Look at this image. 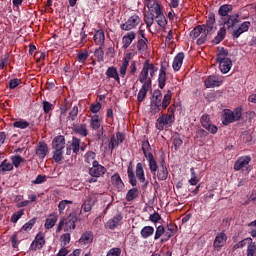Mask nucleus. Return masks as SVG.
<instances>
[{"mask_svg": "<svg viewBox=\"0 0 256 256\" xmlns=\"http://www.w3.org/2000/svg\"><path fill=\"white\" fill-rule=\"evenodd\" d=\"M233 11V6L229 5V4H224L222 6L219 7L218 9V15H220V17L225 18V17H229V12Z\"/></svg>", "mask_w": 256, "mask_h": 256, "instance_id": "39", "label": "nucleus"}, {"mask_svg": "<svg viewBox=\"0 0 256 256\" xmlns=\"http://www.w3.org/2000/svg\"><path fill=\"white\" fill-rule=\"evenodd\" d=\"M163 235H165V227H163V225H160L156 228V232L154 235V241L161 239V236H163Z\"/></svg>", "mask_w": 256, "mask_h": 256, "instance_id": "59", "label": "nucleus"}, {"mask_svg": "<svg viewBox=\"0 0 256 256\" xmlns=\"http://www.w3.org/2000/svg\"><path fill=\"white\" fill-rule=\"evenodd\" d=\"M247 256H256V244L254 242L247 246Z\"/></svg>", "mask_w": 256, "mask_h": 256, "instance_id": "61", "label": "nucleus"}, {"mask_svg": "<svg viewBox=\"0 0 256 256\" xmlns=\"http://www.w3.org/2000/svg\"><path fill=\"white\" fill-rule=\"evenodd\" d=\"M70 147L72 148V152L75 154V155H79V151L81 149V139L73 136L72 137V141L70 143Z\"/></svg>", "mask_w": 256, "mask_h": 256, "instance_id": "36", "label": "nucleus"}, {"mask_svg": "<svg viewBox=\"0 0 256 256\" xmlns=\"http://www.w3.org/2000/svg\"><path fill=\"white\" fill-rule=\"evenodd\" d=\"M136 177L140 183H142V189H147L149 181L145 179V170L143 169V163L139 162L136 165Z\"/></svg>", "mask_w": 256, "mask_h": 256, "instance_id": "16", "label": "nucleus"}, {"mask_svg": "<svg viewBox=\"0 0 256 256\" xmlns=\"http://www.w3.org/2000/svg\"><path fill=\"white\" fill-rule=\"evenodd\" d=\"M144 23H146L147 29H151L153 23H155V15L150 13L149 15H144Z\"/></svg>", "mask_w": 256, "mask_h": 256, "instance_id": "48", "label": "nucleus"}, {"mask_svg": "<svg viewBox=\"0 0 256 256\" xmlns=\"http://www.w3.org/2000/svg\"><path fill=\"white\" fill-rule=\"evenodd\" d=\"M200 123L206 131H209L212 135L217 134V131H219V128L217 126L213 125V122H211V118L208 114H204L200 118Z\"/></svg>", "mask_w": 256, "mask_h": 256, "instance_id": "10", "label": "nucleus"}, {"mask_svg": "<svg viewBox=\"0 0 256 256\" xmlns=\"http://www.w3.org/2000/svg\"><path fill=\"white\" fill-rule=\"evenodd\" d=\"M95 157H97V154H95V152L93 151H88L85 155H84V161L85 163H91V161H95Z\"/></svg>", "mask_w": 256, "mask_h": 256, "instance_id": "60", "label": "nucleus"}, {"mask_svg": "<svg viewBox=\"0 0 256 256\" xmlns=\"http://www.w3.org/2000/svg\"><path fill=\"white\" fill-rule=\"evenodd\" d=\"M172 143L174 145L175 151H177L179 147L183 145V140L181 139V136H179V134H176L172 137Z\"/></svg>", "mask_w": 256, "mask_h": 256, "instance_id": "54", "label": "nucleus"}, {"mask_svg": "<svg viewBox=\"0 0 256 256\" xmlns=\"http://www.w3.org/2000/svg\"><path fill=\"white\" fill-rule=\"evenodd\" d=\"M111 183L117 189V191H125V183H123L119 173H115L111 176Z\"/></svg>", "mask_w": 256, "mask_h": 256, "instance_id": "21", "label": "nucleus"}, {"mask_svg": "<svg viewBox=\"0 0 256 256\" xmlns=\"http://www.w3.org/2000/svg\"><path fill=\"white\" fill-rule=\"evenodd\" d=\"M72 130L77 135H80V137H87L89 135L87 124H73Z\"/></svg>", "mask_w": 256, "mask_h": 256, "instance_id": "25", "label": "nucleus"}, {"mask_svg": "<svg viewBox=\"0 0 256 256\" xmlns=\"http://www.w3.org/2000/svg\"><path fill=\"white\" fill-rule=\"evenodd\" d=\"M101 102H96L95 104L90 105V111L91 113H94L96 115V113H99V111H101Z\"/></svg>", "mask_w": 256, "mask_h": 256, "instance_id": "63", "label": "nucleus"}, {"mask_svg": "<svg viewBox=\"0 0 256 256\" xmlns=\"http://www.w3.org/2000/svg\"><path fill=\"white\" fill-rule=\"evenodd\" d=\"M53 159L55 163L63 161V149H65V136H56L52 141Z\"/></svg>", "mask_w": 256, "mask_h": 256, "instance_id": "4", "label": "nucleus"}, {"mask_svg": "<svg viewBox=\"0 0 256 256\" xmlns=\"http://www.w3.org/2000/svg\"><path fill=\"white\" fill-rule=\"evenodd\" d=\"M140 83H142V87L138 92L137 101L138 103H143L147 98V93H149V89H151V84L149 82H140Z\"/></svg>", "mask_w": 256, "mask_h": 256, "instance_id": "17", "label": "nucleus"}, {"mask_svg": "<svg viewBox=\"0 0 256 256\" xmlns=\"http://www.w3.org/2000/svg\"><path fill=\"white\" fill-rule=\"evenodd\" d=\"M157 71H159V68L154 63H151L150 59L145 60L138 76L139 82L152 84V79L157 74Z\"/></svg>", "mask_w": 256, "mask_h": 256, "instance_id": "2", "label": "nucleus"}, {"mask_svg": "<svg viewBox=\"0 0 256 256\" xmlns=\"http://www.w3.org/2000/svg\"><path fill=\"white\" fill-rule=\"evenodd\" d=\"M42 107H43L44 113H46V114L51 113V111H53L55 109V106L48 101H43Z\"/></svg>", "mask_w": 256, "mask_h": 256, "instance_id": "58", "label": "nucleus"}, {"mask_svg": "<svg viewBox=\"0 0 256 256\" xmlns=\"http://www.w3.org/2000/svg\"><path fill=\"white\" fill-rule=\"evenodd\" d=\"M156 177L158 181H167V177H169V170L167 169V165H165V159H161L159 162V167L156 171Z\"/></svg>", "mask_w": 256, "mask_h": 256, "instance_id": "13", "label": "nucleus"}, {"mask_svg": "<svg viewBox=\"0 0 256 256\" xmlns=\"http://www.w3.org/2000/svg\"><path fill=\"white\" fill-rule=\"evenodd\" d=\"M35 223H37V218H32L30 219L27 223H25L22 228L21 231H31L33 229V227L35 226Z\"/></svg>", "mask_w": 256, "mask_h": 256, "instance_id": "50", "label": "nucleus"}, {"mask_svg": "<svg viewBox=\"0 0 256 256\" xmlns=\"http://www.w3.org/2000/svg\"><path fill=\"white\" fill-rule=\"evenodd\" d=\"M12 165L13 167H16V169L21 165V163H24L25 158L21 157L20 155L12 156L11 157Z\"/></svg>", "mask_w": 256, "mask_h": 256, "instance_id": "55", "label": "nucleus"}, {"mask_svg": "<svg viewBox=\"0 0 256 256\" xmlns=\"http://www.w3.org/2000/svg\"><path fill=\"white\" fill-rule=\"evenodd\" d=\"M148 9H150L153 13L157 15L163 14V6L159 4L157 0L153 1V3H148L147 4Z\"/></svg>", "mask_w": 256, "mask_h": 256, "instance_id": "35", "label": "nucleus"}, {"mask_svg": "<svg viewBox=\"0 0 256 256\" xmlns=\"http://www.w3.org/2000/svg\"><path fill=\"white\" fill-rule=\"evenodd\" d=\"M139 23H141V18L138 15H133L125 23L120 25V29H122V31H131V29H135Z\"/></svg>", "mask_w": 256, "mask_h": 256, "instance_id": "11", "label": "nucleus"}, {"mask_svg": "<svg viewBox=\"0 0 256 256\" xmlns=\"http://www.w3.org/2000/svg\"><path fill=\"white\" fill-rule=\"evenodd\" d=\"M68 205H73V201L71 200H61L58 204L59 213H63Z\"/></svg>", "mask_w": 256, "mask_h": 256, "instance_id": "53", "label": "nucleus"}, {"mask_svg": "<svg viewBox=\"0 0 256 256\" xmlns=\"http://www.w3.org/2000/svg\"><path fill=\"white\" fill-rule=\"evenodd\" d=\"M105 75L108 79H114L117 83H121V78L119 77V72L115 66L108 67L105 72Z\"/></svg>", "mask_w": 256, "mask_h": 256, "instance_id": "26", "label": "nucleus"}, {"mask_svg": "<svg viewBox=\"0 0 256 256\" xmlns=\"http://www.w3.org/2000/svg\"><path fill=\"white\" fill-rule=\"evenodd\" d=\"M219 63V69L221 73L224 75L231 71V68L233 67V62L229 58L228 60H222Z\"/></svg>", "mask_w": 256, "mask_h": 256, "instance_id": "30", "label": "nucleus"}, {"mask_svg": "<svg viewBox=\"0 0 256 256\" xmlns=\"http://www.w3.org/2000/svg\"><path fill=\"white\" fill-rule=\"evenodd\" d=\"M155 20L157 25H159V27H161L162 29H165V27H167V18H165V15L163 13L155 16Z\"/></svg>", "mask_w": 256, "mask_h": 256, "instance_id": "47", "label": "nucleus"}, {"mask_svg": "<svg viewBox=\"0 0 256 256\" xmlns=\"http://www.w3.org/2000/svg\"><path fill=\"white\" fill-rule=\"evenodd\" d=\"M225 35H227V29H225V27L220 28L217 35L212 40L213 45H219V43L225 39Z\"/></svg>", "mask_w": 256, "mask_h": 256, "instance_id": "38", "label": "nucleus"}, {"mask_svg": "<svg viewBox=\"0 0 256 256\" xmlns=\"http://www.w3.org/2000/svg\"><path fill=\"white\" fill-rule=\"evenodd\" d=\"M106 256H121V248H112Z\"/></svg>", "mask_w": 256, "mask_h": 256, "instance_id": "64", "label": "nucleus"}, {"mask_svg": "<svg viewBox=\"0 0 256 256\" xmlns=\"http://www.w3.org/2000/svg\"><path fill=\"white\" fill-rule=\"evenodd\" d=\"M127 174L130 185H132V187H137V177H135V172L131 166H128Z\"/></svg>", "mask_w": 256, "mask_h": 256, "instance_id": "45", "label": "nucleus"}, {"mask_svg": "<svg viewBox=\"0 0 256 256\" xmlns=\"http://www.w3.org/2000/svg\"><path fill=\"white\" fill-rule=\"evenodd\" d=\"M214 29H215V14L210 13L206 21L205 32L207 33V35H211Z\"/></svg>", "mask_w": 256, "mask_h": 256, "instance_id": "27", "label": "nucleus"}, {"mask_svg": "<svg viewBox=\"0 0 256 256\" xmlns=\"http://www.w3.org/2000/svg\"><path fill=\"white\" fill-rule=\"evenodd\" d=\"M192 39H197V45H203L207 41V33L205 32V24L196 26L191 32Z\"/></svg>", "mask_w": 256, "mask_h": 256, "instance_id": "6", "label": "nucleus"}, {"mask_svg": "<svg viewBox=\"0 0 256 256\" xmlns=\"http://www.w3.org/2000/svg\"><path fill=\"white\" fill-rule=\"evenodd\" d=\"M23 215H25V210H19L18 212L14 213L11 216V223H17V221H19V218L23 217Z\"/></svg>", "mask_w": 256, "mask_h": 256, "instance_id": "62", "label": "nucleus"}, {"mask_svg": "<svg viewBox=\"0 0 256 256\" xmlns=\"http://www.w3.org/2000/svg\"><path fill=\"white\" fill-rule=\"evenodd\" d=\"M153 233H155V228H153V226H144L140 231L142 239H149Z\"/></svg>", "mask_w": 256, "mask_h": 256, "instance_id": "40", "label": "nucleus"}, {"mask_svg": "<svg viewBox=\"0 0 256 256\" xmlns=\"http://www.w3.org/2000/svg\"><path fill=\"white\" fill-rule=\"evenodd\" d=\"M94 42L96 45H99L102 47V45H105V32L103 30H98L94 35Z\"/></svg>", "mask_w": 256, "mask_h": 256, "instance_id": "41", "label": "nucleus"}, {"mask_svg": "<svg viewBox=\"0 0 256 256\" xmlns=\"http://www.w3.org/2000/svg\"><path fill=\"white\" fill-rule=\"evenodd\" d=\"M183 59H185V53L180 52L178 53L173 60L172 68L174 71H179L181 67L183 66Z\"/></svg>", "mask_w": 256, "mask_h": 256, "instance_id": "28", "label": "nucleus"}, {"mask_svg": "<svg viewBox=\"0 0 256 256\" xmlns=\"http://www.w3.org/2000/svg\"><path fill=\"white\" fill-rule=\"evenodd\" d=\"M105 173H107V168L99 164V161L93 160L92 167L89 169V175L98 179V177H103Z\"/></svg>", "mask_w": 256, "mask_h": 256, "instance_id": "7", "label": "nucleus"}, {"mask_svg": "<svg viewBox=\"0 0 256 256\" xmlns=\"http://www.w3.org/2000/svg\"><path fill=\"white\" fill-rule=\"evenodd\" d=\"M173 123H175V119H173L172 116L162 114L157 118L155 127L158 131H163L164 129H169V127H173Z\"/></svg>", "mask_w": 256, "mask_h": 256, "instance_id": "5", "label": "nucleus"}, {"mask_svg": "<svg viewBox=\"0 0 256 256\" xmlns=\"http://www.w3.org/2000/svg\"><path fill=\"white\" fill-rule=\"evenodd\" d=\"M219 53L217 54L216 57V61L217 63L221 62V61H226L229 58H227L229 56V50L225 49L224 47L218 48Z\"/></svg>", "mask_w": 256, "mask_h": 256, "instance_id": "44", "label": "nucleus"}, {"mask_svg": "<svg viewBox=\"0 0 256 256\" xmlns=\"http://www.w3.org/2000/svg\"><path fill=\"white\" fill-rule=\"evenodd\" d=\"M64 220V231L66 233H73L75 231L76 225L75 223L79 221V218L77 217V213L73 212L70 213L69 216H67Z\"/></svg>", "mask_w": 256, "mask_h": 256, "instance_id": "8", "label": "nucleus"}, {"mask_svg": "<svg viewBox=\"0 0 256 256\" xmlns=\"http://www.w3.org/2000/svg\"><path fill=\"white\" fill-rule=\"evenodd\" d=\"M93 205H95V199L93 197H88L82 204V209L85 213H89V211L93 209Z\"/></svg>", "mask_w": 256, "mask_h": 256, "instance_id": "43", "label": "nucleus"}, {"mask_svg": "<svg viewBox=\"0 0 256 256\" xmlns=\"http://www.w3.org/2000/svg\"><path fill=\"white\" fill-rule=\"evenodd\" d=\"M149 165V169L153 175V178L157 176V170L159 169V165H157V160H155V157L153 156V153H148L146 157Z\"/></svg>", "mask_w": 256, "mask_h": 256, "instance_id": "20", "label": "nucleus"}, {"mask_svg": "<svg viewBox=\"0 0 256 256\" xmlns=\"http://www.w3.org/2000/svg\"><path fill=\"white\" fill-rule=\"evenodd\" d=\"M58 216L57 214H50L46 219L44 227L45 229H53L57 223Z\"/></svg>", "mask_w": 256, "mask_h": 256, "instance_id": "37", "label": "nucleus"}, {"mask_svg": "<svg viewBox=\"0 0 256 256\" xmlns=\"http://www.w3.org/2000/svg\"><path fill=\"white\" fill-rule=\"evenodd\" d=\"M251 163V157L250 156H244L239 158L235 163H234V170L235 171H241L244 167H247Z\"/></svg>", "mask_w": 256, "mask_h": 256, "instance_id": "23", "label": "nucleus"}, {"mask_svg": "<svg viewBox=\"0 0 256 256\" xmlns=\"http://www.w3.org/2000/svg\"><path fill=\"white\" fill-rule=\"evenodd\" d=\"M207 137H209V132H207L203 128H198L195 133V140L199 141L200 143H203L204 141H207Z\"/></svg>", "mask_w": 256, "mask_h": 256, "instance_id": "33", "label": "nucleus"}, {"mask_svg": "<svg viewBox=\"0 0 256 256\" xmlns=\"http://www.w3.org/2000/svg\"><path fill=\"white\" fill-rule=\"evenodd\" d=\"M90 127L92 131H99V129H101V118L99 115L95 114L91 116Z\"/></svg>", "mask_w": 256, "mask_h": 256, "instance_id": "34", "label": "nucleus"}, {"mask_svg": "<svg viewBox=\"0 0 256 256\" xmlns=\"http://www.w3.org/2000/svg\"><path fill=\"white\" fill-rule=\"evenodd\" d=\"M77 59H78L79 63H85L87 61V59H89V52L87 50H85L84 52L80 51L77 54Z\"/></svg>", "mask_w": 256, "mask_h": 256, "instance_id": "57", "label": "nucleus"}, {"mask_svg": "<svg viewBox=\"0 0 256 256\" xmlns=\"http://www.w3.org/2000/svg\"><path fill=\"white\" fill-rule=\"evenodd\" d=\"M47 153H49V147L46 143L40 142L36 147V155L38 159H45V157H47Z\"/></svg>", "mask_w": 256, "mask_h": 256, "instance_id": "24", "label": "nucleus"}, {"mask_svg": "<svg viewBox=\"0 0 256 256\" xmlns=\"http://www.w3.org/2000/svg\"><path fill=\"white\" fill-rule=\"evenodd\" d=\"M31 125L27 120H18L13 123V127L16 129H27Z\"/></svg>", "mask_w": 256, "mask_h": 256, "instance_id": "51", "label": "nucleus"}, {"mask_svg": "<svg viewBox=\"0 0 256 256\" xmlns=\"http://www.w3.org/2000/svg\"><path fill=\"white\" fill-rule=\"evenodd\" d=\"M243 119V108L236 107L234 110L224 109L222 114V124L225 126L231 125V123H237Z\"/></svg>", "mask_w": 256, "mask_h": 256, "instance_id": "3", "label": "nucleus"}, {"mask_svg": "<svg viewBox=\"0 0 256 256\" xmlns=\"http://www.w3.org/2000/svg\"><path fill=\"white\" fill-rule=\"evenodd\" d=\"M136 37H137V34L133 31L128 32L126 35H124L122 37L123 49H129V47L131 46V43H133V41H135Z\"/></svg>", "mask_w": 256, "mask_h": 256, "instance_id": "22", "label": "nucleus"}, {"mask_svg": "<svg viewBox=\"0 0 256 256\" xmlns=\"http://www.w3.org/2000/svg\"><path fill=\"white\" fill-rule=\"evenodd\" d=\"M167 67L169 64H161L158 75V87L159 89H165V85L167 84Z\"/></svg>", "mask_w": 256, "mask_h": 256, "instance_id": "15", "label": "nucleus"}, {"mask_svg": "<svg viewBox=\"0 0 256 256\" xmlns=\"http://www.w3.org/2000/svg\"><path fill=\"white\" fill-rule=\"evenodd\" d=\"M45 245V234L39 232L36 236L35 239L32 241L30 245V251H37V249L41 250L43 249Z\"/></svg>", "mask_w": 256, "mask_h": 256, "instance_id": "14", "label": "nucleus"}, {"mask_svg": "<svg viewBox=\"0 0 256 256\" xmlns=\"http://www.w3.org/2000/svg\"><path fill=\"white\" fill-rule=\"evenodd\" d=\"M104 55H105V52L101 47L96 49L94 52V57H96L98 63H103V61H105Z\"/></svg>", "mask_w": 256, "mask_h": 256, "instance_id": "52", "label": "nucleus"}, {"mask_svg": "<svg viewBox=\"0 0 256 256\" xmlns=\"http://www.w3.org/2000/svg\"><path fill=\"white\" fill-rule=\"evenodd\" d=\"M123 221V215L121 213L116 214L112 219L106 222V229H117L119 224Z\"/></svg>", "mask_w": 256, "mask_h": 256, "instance_id": "19", "label": "nucleus"}, {"mask_svg": "<svg viewBox=\"0 0 256 256\" xmlns=\"http://www.w3.org/2000/svg\"><path fill=\"white\" fill-rule=\"evenodd\" d=\"M137 197H139V189L132 188V189L128 190V192L126 194V201H128V202L135 201V199H137Z\"/></svg>", "mask_w": 256, "mask_h": 256, "instance_id": "46", "label": "nucleus"}, {"mask_svg": "<svg viewBox=\"0 0 256 256\" xmlns=\"http://www.w3.org/2000/svg\"><path fill=\"white\" fill-rule=\"evenodd\" d=\"M123 141H125V134H123L122 132H116V135L113 134L110 137L109 149L111 151H114V149H117V147H119L121 143H123Z\"/></svg>", "mask_w": 256, "mask_h": 256, "instance_id": "12", "label": "nucleus"}, {"mask_svg": "<svg viewBox=\"0 0 256 256\" xmlns=\"http://www.w3.org/2000/svg\"><path fill=\"white\" fill-rule=\"evenodd\" d=\"M172 97L173 92H171V90H167L164 97L161 93V90H154L150 99V113H152V115H157V113H159L161 109L165 111V109H167V107L171 105Z\"/></svg>", "mask_w": 256, "mask_h": 256, "instance_id": "1", "label": "nucleus"}, {"mask_svg": "<svg viewBox=\"0 0 256 256\" xmlns=\"http://www.w3.org/2000/svg\"><path fill=\"white\" fill-rule=\"evenodd\" d=\"M204 85L207 89H213L214 87H221V85H223V76L210 75L205 79Z\"/></svg>", "mask_w": 256, "mask_h": 256, "instance_id": "9", "label": "nucleus"}, {"mask_svg": "<svg viewBox=\"0 0 256 256\" xmlns=\"http://www.w3.org/2000/svg\"><path fill=\"white\" fill-rule=\"evenodd\" d=\"M225 243H227V234H225V232H221L216 235L213 247L216 249V251H221V248L225 245Z\"/></svg>", "mask_w": 256, "mask_h": 256, "instance_id": "18", "label": "nucleus"}, {"mask_svg": "<svg viewBox=\"0 0 256 256\" xmlns=\"http://www.w3.org/2000/svg\"><path fill=\"white\" fill-rule=\"evenodd\" d=\"M237 23H239V15L238 14L230 15L227 19H225L223 21V24L226 25L228 27V29L235 27V25H237Z\"/></svg>", "mask_w": 256, "mask_h": 256, "instance_id": "31", "label": "nucleus"}, {"mask_svg": "<svg viewBox=\"0 0 256 256\" xmlns=\"http://www.w3.org/2000/svg\"><path fill=\"white\" fill-rule=\"evenodd\" d=\"M77 115H79V107L74 106L68 114V121H75Z\"/></svg>", "mask_w": 256, "mask_h": 256, "instance_id": "56", "label": "nucleus"}, {"mask_svg": "<svg viewBox=\"0 0 256 256\" xmlns=\"http://www.w3.org/2000/svg\"><path fill=\"white\" fill-rule=\"evenodd\" d=\"M142 151H143L144 157L146 158L149 155V153H152L151 144L149 143V140L142 141Z\"/></svg>", "mask_w": 256, "mask_h": 256, "instance_id": "49", "label": "nucleus"}, {"mask_svg": "<svg viewBox=\"0 0 256 256\" xmlns=\"http://www.w3.org/2000/svg\"><path fill=\"white\" fill-rule=\"evenodd\" d=\"M148 39H141L138 38L137 41V51H135L136 53H138L139 55H143L146 51H147V43H148Z\"/></svg>", "mask_w": 256, "mask_h": 256, "instance_id": "32", "label": "nucleus"}, {"mask_svg": "<svg viewBox=\"0 0 256 256\" xmlns=\"http://www.w3.org/2000/svg\"><path fill=\"white\" fill-rule=\"evenodd\" d=\"M7 171H13V163L9 161L8 159H5L1 164H0V173L2 175H5Z\"/></svg>", "mask_w": 256, "mask_h": 256, "instance_id": "42", "label": "nucleus"}, {"mask_svg": "<svg viewBox=\"0 0 256 256\" xmlns=\"http://www.w3.org/2000/svg\"><path fill=\"white\" fill-rule=\"evenodd\" d=\"M79 243L80 245H91V243H93V232H84L79 239Z\"/></svg>", "mask_w": 256, "mask_h": 256, "instance_id": "29", "label": "nucleus"}]
</instances>
